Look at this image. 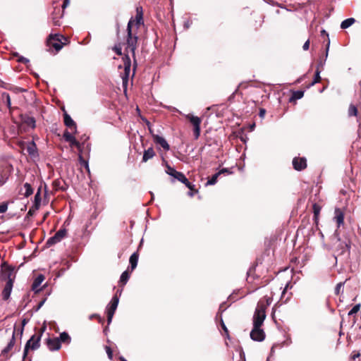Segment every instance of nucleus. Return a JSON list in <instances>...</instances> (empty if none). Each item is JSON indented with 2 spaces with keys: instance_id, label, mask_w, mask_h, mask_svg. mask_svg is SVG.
<instances>
[{
  "instance_id": "obj_28",
  "label": "nucleus",
  "mask_w": 361,
  "mask_h": 361,
  "mask_svg": "<svg viewBox=\"0 0 361 361\" xmlns=\"http://www.w3.org/2000/svg\"><path fill=\"white\" fill-rule=\"evenodd\" d=\"M185 184V185L190 189V191L188 192V196L193 197L195 194L198 192V190L195 188V185L192 184L189 180L187 179V181L185 183H183Z\"/></svg>"
},
{
  "instance_id": "obj_10",
  "label": "nucleus",
  "mask_w": 361,
  "mask_h": 361,
  "mask_svg": "<svg viewBox=\"0 0 361 361\" xmlns=\"http://www.w3.org/2000/svg\"><path fill=\"white\" fill-rule=\"evenodd\" d=\"M20 146L23 150H26L31 157H35L38 156L37 146L33 141L28 143L21 142Z\"/></svg>"
},
{
  "instance_id": "obj_21",
  "label": "nucleus",
  "mask_w": 361,
  "mask_h": 361,
  "mask_svg": "<svg viewBox=\"0 0 361 361\" xmlns=\"http://www.w3.org/2000/svg\"><path fill=\"white\" fill-rule=\"evenodd\" d=\"M52 188L55 191H65L68 188V185L64 180L56 179L52 183Z\"/></svg>"
},
{
  "instance_id": "obj_40",
  "label": "nucleus",
  "mask_w": 361,
  "mask_h": 361,
  "mask_svg": "<svg viewBox=\"0 0 361 361\" xmlns=\"http://www.w3.org/2000/svg\"><path fill=\"white\" fill-rule=\"evenodd\" d=\"M40 203H41V195H40V189H39L35 196L34 205L36 207V209L39 208Z\"/></svg>"
},
{
  "instance_id": "obj_3",
  "label": "nucleus",
  "mask_w": 361,
  "mask_h": 361,
  "mask_svg": "<svg viewBox=\"0 0 361 361\" xmlns=\"http://www.w3.org/2000/svg\"><path fill=\"white\" fill-rule=\"evenodd\" d=\"M61 39H63L66 42L68 41V39L63 35L56 34L50 35L49 38L47 39V45L49 47H53L56 50V51L58 52L66 44V42H61Z\"/></svg>"
},
{
  "instance_id": "obj_45",
  "label": "nucleus",
  "mask_w": 361,
  "mask_h": 361,
  "mask_svg": "<svg viewBox=\"0 0 361 361\" xmlns=\"http://www.w3.org/2000/svg\"><path fill=\"white\" fill-rule=\"evenodd\" d=\"M166 173L169 174L171 176L174 175V173L176 171V170H175L173 167H171L168 164H166Z\"/></svg>"
},
{
  "instance_id": "obj_22",
  "label": "nucleus",
  "mask_w": 361,
  "mask_h": 361,
  "mask_svg": "<svg viewBox=\"0 0 361 361\" xmlns=\"http://www.w3.org/2000/svg\"><path fill=\"white\" fill-rule=\"evenodd\" d=\"M13 283H11V281L6 282V285L2 290V296L4 300H7L11 295Z\"/></svg>"
},
{
  "instance_id": "obj_50",
  "label": "nucleus",
  "mask_w": 361,
  "mask_h": 361,
  "mask_svg": "<svg viewBox=\"0 0 361 361\" xmlns=\"http://www.w3.org/2000/svg\"><path fill=\"white\" fill-rule=\"evenodd\" d=\"M17 61H18V63H21L26 64V63H27L30 61H29V59H27V58H25V57H23V56H19L18 57Z\"/></svg>"
},
{
  "instance_id": "obj_29",
  "label": "nucleus",
  "mask_w": 361,
  "mask_h": 361,
  "mask_svg": "<svg viewBox=\"0 0 361 361\" xmlns=\"http://www.w3.org/2000/svg\"><path fill=\"white\" fill-rule=\"evenodd\" d=\"M44 280V276L42 274L39 275L33 281V283L32 285V289L33 290L37 291L38 287L41 285Z\"/></svg>"
},
{
  "instance_id": "obj_58",
  "label": "nucleus",
  "mask_w": 361,
  "mask_h": 361,
  "mask_svg": "<svg viewBox=\"0 0 361 361\" xmlns=\"http://www.w3.org/2000/svg\"><path fill=\"white\" fill-rule=\"evenodd\" d=\"M44 302V300H42V301H41V302L38 304V306H37V310H39V308L43 305Z\"/></svg>"
},
{
  "instance_id": "obj_33",
  "label": "nucleus",
  "mask_w": 361,
  "mask_h": 361,
  "mask_svg": "<svg viewBox=\"0 0 361 361\" xmlns=\"http://www.w3.org/2000/svg\"><path fill=\"white\" fill-rule=\"evenodd\" d=\"M58 338L60 341V343H64L68 344L71 343V336L66 332H62L61 334H60L59 338Z\"/></svg>"
},
{
  "instance_id": "obj_5",
  "label": "nucleus",
  "mask_w": 361,
  "mask_h": 361,
  "mask_svg": "<svg viewBox=\"0 0 361 361\" xmlns=\"http://www.w3.org/2000/svg\"><path fill=\"white\" fill-rule=\"evenodd\" d=\"M350 245L349 241H342L338 239L336 242L335 252L337 256L346 255L347 257L350 255Z\"/></svg>"
},
{
  "instance_id": "obj_39",
  "label": "nucleus",
  "mask_w": 361,
  "mask_h": 361,
  "mask_svg": "<svg viewBox=\"0 0 361 361\" xmlns=\"http://www.w3.org/2000/svg\"><path fill=\"white\" fill-rule=\"evenodd\" d=\"M78 161H79L80 165L84 166L87 169V171L89 172L90 169H89L88 161L87 159H85L83 157V155H82L81 154H78Z\"/></svg>"
},
{
  "instance_id": "obj_26",
  "label": "nucleus",
  "mask_w": 361,
  "mask_h": 361,
  "mask_svg": "<svg viewBox=\"0 0 361 361\" xmlns=\"http://www.w3.org/2000/svg\"><path fill=\"white\" fill-rule=\"evenodd\" d=\"M154 156H155V152L154 151V149L152 147H149L147 150H145L143 157H142V161L146 162L149 159L153 158Z\"/></svg>"
},
{
  "instance_id": "obj_44",
  "label": "nucleus",
  "mask_w": 361,
  "mask_h": 361,
  "mask_svg": "<svg viewBox=\"0 0 361 361\" xmlns=\"http://www.w3.org/2000/svg\"><path fill=\"white\" fill-rule=\"evenodd\" d=\"M112 49L118 56H122L123 55L122 47H121V43H118V44H116L112 48Z\"/></svg>"
},
{
  "instance_id": "obj_11",
  "label": "nucleus",
  "mask_w": 361,
  "mask_h": 361,
  "mask_svg": "<svg viewBox=\"0 0 361 361\" xmlns=\"http://www.w3.org/2000/svg\"><path fill=\"white\" fill-rule=\"evenodd\" d=\"M292 163L293 169L298 171L305 169L307 166L305 157H294Z\"/></svg>"
},
{
  "instance_id": "obj_47",
  "label": "nucleus",
  "mask_w": 361,
  "mask_h": 361,
  "mask_svg": "<svg viewBox=\"0 0 361 361\" xmlns=\"http://www.w3.org/2000/svg\"><path fill=\"white\" fill-rule=\"evenodd\" d=\"M8 209V203L7 202H3L0 205V214L5 213Z\"/></svg>"
},
{
  "instance_id": "obj_2",
  "label": "nucleus",
  "mask_w": 361,
  "mask_h": 361,
  "mask_svg": "<svg viewBox=\"0 0 361 361\" xmlns=\"http://www.w3.org/2000/svg\"><path fill=\"white\" fill-rule=\"evenodd\" d=\"M44 329H45V327L42 328L39 330V333L35 334L34 335H32L31 336V338L27 341L25 346L24 352H23V358L24 359L27 357L28 350L30 349L36 350L39 348L41 337L42 336V334H43Z\"/></svg>"
},
{
  "instance_id": "obj_32",
  "label": "nucleus",
  "mask_w": 361,
  "mask_h": 361,
  "mask_svg": "<svg viewBox=\"0 0 361 361\" xmlns=\"http://www.w3.org/2000/svg\"><path fill=\"white\" fill-rule=\"evenodd\" d=\"M130 278V273L128 270L123 271L121 276L119 283L122 286H125Z\"/></svg>"
},
{
  "instance_id": "obj_62",
  "label": "nucleus",
  "mask_w": 361,
  "mask_h": 361,
  "mask_svg": "<svg viewBox=\"0 0 361 361\" xmlns=\"http://www.w3.org/2000/svg\"><path fill=\"white\" fill-rule=\"evenodd\" d=\"M120 361H127V360L125 358H123V357H121Z\"/></svg>"
},
{
  "instance_id": "obj_53",
  "label": "nucleus",
  "mask_w": 361,
  "mask_h": 361,
  "mask_svg": "<svg viewBox=\"0 0 361 361\" xmlns=\"http://www.w3.org/2000/svg\"><path fill=\"white\" fill-rule=\"evenodd\" d=\"M221 326L222 329L224 330V331L226 333V334L228 335V330L226 326L225 325L222 319H221Z\"/></svg>"
},
{
  "instance_id": "obj_31",
  "label": "nucleus",
  "mask_w": 361,
  "mask_h": 361,
  "mask_svg": "<svg viewBox=\"0 0 361 361\" xmlns=\"http://www.w3.org/2000/svg\"><path fill=\"white\" fill-rule=\"evenodd\" d=\"M1 99L6 102L7 107L9 109L10 112H11L13 107L11 106V102L9 94L7 92H3L1 94Z\"/></svg>"
},
{
  "instance_id": "obj_38",
  "label": "nucleus",
  "mask_w": 361,
  "mask_h": 361,
  "mask_svg": "<svg viewBox=\"0 0 361 361\" xmlns=\"http://www.w3.org/2000/svg\"><path fill=\"white\" fill-rule=\"evenodd\" d=\"M23 187L25 189V192H24L25 197H27L33 193V189L30 183H25L24 184Z\"/></svg>"
},
{
  "instance_id": "obj_7",
  "label": "nucleus",
  "mask_w": 361,
  "mask_h": 361,
  "mask_svg": "<svg viewBox=\"0 0 361 361\" xmlns=\"http://www.w3.org/2000/svg\"><path fill=\"white\" fill-rule=\"evenodd\" d=\"M118 301H119L118 297L116 294L112 298V299H111V302L109 303V305L107 307L106 313H107V323H108V324H109L111 322V321H112V318L114 317V313L116 312V308L118 307Z\"/></svg>"
},
{
  "instance_id": "obj_63",
  "label": "nucleus",
  "mask_w": 361,
  "mask_h": 361,
  "mask_svg": "<svg viewBox=\"0 0 361 361\" xmlns=\"http://www.w3.org/2000/svg\"><path fill=\"white\" fill-rule=\"evenodd\" d=\"M1 85H0L2 87L6 88V87L4 85V82H1Z\"/></svg>"
},
{
  "instance_id": "obj_51",
  "label": "nucleus",
  "mask_w": 361,
  "mask_h": 361,
  "mask_svg": "<svg viewBox=\"0 0 361 361\" xmlns=\"http://www.w3.org/2000/svg\"><path fill=\"white\" fill-rule=\"evenodd\" d=\"M343 285V283H341V282L336 285V286L335 288V294L336 295H339Z\"/></svg>"
},
{
  "instance_id": "obj_54",
  "label": "nucleus",
  "mask_w": 361,
  "mask_h": 361,
  "mask_svg": "<svg viewBox=\"0 0 361 361\" xmlns=\"http://www.w3.org/2000/svg\"><path fill=\"white\" fill-rule=\"evenodd\" d=\"M310 40H309V39H307V40L304 43L303 46H302V49H303L305 51H307V50H308V49H309V48H310Z\"/></svg>"
},
{
  "instance_id": "obj_48",
  "label": "nucleus",
  "mask_w": 361,
  "mask_h": 361,
  "mask_svg": "<svg viewBox=\"0 0 361 361\" xmlns=\"http://www.w3.org/2000/svg\"><path fill=\"white\" fill-rule=\"evenodd\" d=\"M360 356V353L359 351L354 350L350 355V360H355L356 358L359 357Z\"/></svg>"
},
{
  "instance_id": "obj_36",
  "label": "nucleus",
  "mask_w": 361,
  "mask_h": 361,
  "mask_svg": "<svg viewBox=\"0 0 361 361\" xmlns=\"http://www.w3.org/2000/svg\"><path fill=\"white\" fill-rule=\"evenodd\" d=\"M355 20L353 18L345 19L341 23V27L342 29H346L351 26L355 23Z\"/></svg>"
},
{
  "instance_id": "obj_27",
  "label": "nucleus",
  "mask_w": 361,
  "mask_h": 361,
  "mask_svg": "<svg viewBox=\"0 0 361 361\" xmlns=\"http://www.w3.org/2000/svg\"><path fill=\"white\" fill-rule=\"evenodd\" d=\"M138 257L139 255L137 252H134L130 257V271H133L137 265L138 262Z\"/></svg>"
},
{
  "instance_id": "obj_61",
  "label": "nucleus",
  "mask_w": 361,
  "mask_h": 361,
  "mask_svg": "<svg viewBox=\"0 0 361 361\" xmlns=\"http://www.w3.org/2000/svg\"><path fill=\"white\" fill-rule=\"evenodd\" d=\"M149 133H150V134H151L152 135V134H154V133H153V130H152L150 128H149Z\"/></svg>"
},
{
  "instance_id": "obj_24",
  "label": "nucleus",
  "mask_w": 361,
  "mask_h": 361,
  "mask_svg": "<svg viewBox=\"0 0 361 361\" xmlns=\"http://www.w3.org/2000/svg\"><path fill=\"white\" fill-rule=\"evenodd\" d=\"M22 121L27 126H30L32 128H35V119L32 116H30L28 115H23L22 116Z\"/></svg>"
},
{
  "instance_id": "obj_59",
  "label": "nucleus",
  "mask_w": 361,
  "mask_h": 361,
  "mask_svg": "<svg viewBox=\"0 0 361 361\" xmlns=\"http://www.w3.org/2000/svg\"><path fill=\"white\" fill-rule=\"evenodd\" d=\"M23 361H32V359L31 357H25V359L23 357Z\"/></svg>"
},
{
  "instance_id": "obj_64",
  "label": "nucleus",
  "mask_w": 361,
  "mask_h": 361,
  "mask_svg": "<svg viewBox=\"0 0 361 361\" xmlns=\"http://www.w3.org/2000/svg\"><path fill=\"white\" fill-rule=\"evenodd\" d=\"M27 214L28 215H32V214L31 209L29 210Z\"/></svg>"
},
{
  "instance_id": "obj_55",
  "label": "nucleus",
  "mask_w": 361,
  "mask_h": 361,
  "mask_svg": "<svg viewBox=\"0 0 361 361\" xmlns=\"http://www.w3.org/2000/svg\"><path fill=\"white\" fill-rule=\"evenodd\" d=\"M266 114V110L264 109L261 108L259 109V116L261 118H264Z\"/></svg>"
},
{
  "instance_id": "obj_14",
  "label": "nucleus",
  "mask_w": 361,
  "mask_h": 361,
  "mask_svg": "<svg viewBox=\"0 0 361 361\" xmlns=\"http://www.w3.org/2000/svg\"><path fill=\"white\" fill-rule=\"evenodd\" d=\"M344 216L345 214L343 209L340 208L335 209L334 219L336 223L337 228H340L344 225Z\"/></svg>"
},
{
  "instance_id": "obj_49",
  "label": "nucleus",
  "mask_w": 361,
  "mask_h": 361,
  "mask_svg": "<svg viewBox=\"0 0 361 361\" xmlns=\"http://www.w3.org/2000/svg\"><path fill=\"white\" fill-rule=\"evenodd\" d=\"M105 349H106V352L107 353L108 357L110 360H112L113 359V351H112L111 348L109 346H106Z\"/></svg>"
},
{
  "instance_id": "obj_20",
  "label": "nucleus",
  "mask_w": 361,
  "mask_h": 361,
  "mask_svg": "<svg viewBox=\"0 0 361 361\" xmlns=\"http://www.w3.org/2000/svg\"><path fill=\"white\" fill-rule=\"evenodd\" d=\"M152 137L154 142L156 144L159 145L161 147H163L164 150L169 151L170 149L169 145L164 137L156 134H152Z\"/></svg>"
},
{
  "instance_id": "obj_35",
  "label": "nucleus",
  "mask_w": 361,
  "mask_h": 361,
  "mask_svg": "<svg viewBox=\"0 0 361 361\" xmlns=\"http://www.w3.org/2000/svg\"><path fill=\"white\" fill-rule=\"evenodd\" d=\"M321 209H322V207L318 204H317V203L313 204L312 209H313V213H314V220L315 221V222H317V221H318Z\"/></svg>"
},
{
  "instance_id": "obj_6",
  "label": "nucleus",
  "mask_w": 361,
  "mask_h": 361,
  "mask_svg": "<svg viewBox=\"0 0 361 361\" xmlns=\"http://www.w3.org/2000/svg\"><path fill=\"white\" fill-rule=\"evenodd\" d=\"M186 119L193 126V134L195 140H197L200 135V124L202 120L200 118L192 114H188Z\"/></svg>"
},
{
  "instance_id": "obj_42",
  "label": "nucleus",
  "mask_w": 361,
  "mask_h": 361,
  "mask_svg": "<svg viewBox=\"0 0 361 361\" xmlns=\"http://www.w3.org/2000/svg\"><path fill=\"white\" fill-rule=\"evenodd\" d=\"M357 109L354 104H350L348 108V115L350 116H356L357 115Z\"/></svg>"
},
{
  "instance_id": "obj_16",
  "label": "nucleus",
  "mask_w": 361,
  "mask_h": 361,
  "mask_svg": "<svg viewBox=\"0 0 361 361\" xmlns=\"http://www.w3.org/2000/svg\"><path fill=\"white\" fill-rule=\"evenodd\" d=\"M63 138L64 140L70 143V146L75 147L76 148H80V142L78 141L75 137L69 133L68 130H66L63 133Z\"/></svg>"
},
{
  "instance_id": "obj_23",
  "label": "nucleus",
  "mask_w": 361,
  "mask_h": 361,
  "mask_svg": "<svg viewBox=\"0 0 361 361\" xmlns=\"http://www.w3.org/2000/svg\"><path fill=\"white\" fill-rule=\"evenodd\" d=\"M10 170L8 167L2 169L0 173V186L3 185L10 176Z\"/></svg>"
},
{
  "instance_id": "obj_43",
  "label": "nucleus",
  "mask_w": 361,
  "mask_h": 361,
  "mask_svg": "<svg viewBox=\"0 0 361 361\" xmlns=\"http://www.w3.org/2000/svg\"><path fill=\"white\" fill-rule=\"evenodd\" d=\"M321 36L322 37H326L328 38V42L326 44V54H325V58H326L328 56V51H329V44H330V40H329V35L328 33L326 32V30H322L321 31Z\"/></svg>"
},
{
  "instance_id": "obj_25",
  "label": "nucleus",
  "mask_w": 361,
  "mask_h": 361,
  "mask_svg": "<svg viewBox=\"0 0 361 361\" xmlns=\"http://www.w3.org/2000/svg\"><path fill=\"white\" fill-rule=\"evenodd\" d=\"M323 62L321 61L317 68V70L315 71L314 78V80L309 85V87L313 86L314 84L319 82L321 81V77H320V67L323 66Z\"/></svg>"
},
{
  "instance_id": "obj_30",
  "label": "nucleus",
  "mask_w": 361,
  "mask_h": 361,
  "mask_svg": "<svg viewBox=\"0 0 361 361\" xmlns=\"http://www.w3.org/2000/svg\"><path fill=\"white\" fill-rule=\"evenodd\" d=\"M15 345V331L13 334L12 338L10 342L8 343L7 346L1 351V354L5 355L7 354L14 346Z\"/></svg>"
},
{
  "instance_id": "obj_15",
  "label": "nucleus",
  "mask_w": 361,
  "mask_h": 361,
  "mask_svg": "<svg viewBox=\"0 0 361 361\" xmlns=\"http://www.w3.org/2000/svg\"><path fill=\"white\" fill-rule=\"evenodd\" d=\"M46 345H47L48 348L51 350H59L61 348V343L60 341L58 338H48L46 340Z\"/></svg>"
},
{
  "instance_id": "obj_52",
  "label": "nucleus",
  "mask_w": 361,
  "mask_h": 361,
  "mask_svg": "<svg viewBox=\"0 0 361 361\" xmlns=\"http://www.w3.org/2000/svg\"><path fill=\"white\" fill-rule=\"evenodd\" d=\"M275 240H276L275 238H271L269 239L267 241L265 242L266 246L267 247H270L271 246L272 243L274 242H275Z\"/></svg>"
},
{
  "instance_id": "obj_46",
  "label": "nucleus",
  "mask_w": 361,
  "mask_h": 361,
  "mask_svg": "<svg viewBox=\"0 0 361 361\" xmlns=\"http://www.w3.org/2000/svg\"><path fill=\"white\" fill-rule=\"evenodd\" d=\"M360 304H357L355 305L351 310L350 311L348 312V315H352V314H354L355 313H357L360 309Z\"/></svg>"
},
{
  "instance_id": "obj_19",
  "label": "nucleus",
  "mask_w": 361,
  "mask_h": 361,
  "mask_svg": "<svg viewBox=\"0 0 361 361\" xmlns=\"http://www.w3.org/2000/svg\"><path fill=\"white\" fill-rule=\"evenodd\" d=\"M63 121L64 124L73 133H76L77 131V126L75 122L71 118L70 115L67 113H65L63 115Z\"/></svg>"
},
{
  "instance_id": "obj_9",
  "label": "nucleus",
  "mask_w": 361,
  "mask_h": 361,
  "mask_svg": "<svg viewBox=\"0 0 361 361\" xmlns=\"http://www.w3.org/2000/svg\"><path fill=\"white\" fill-rule=\"evenodd\" d=\"M66 233L67 231L65 228L59 230L54 236L48 239L46 244L48 246H51L56 244L66 235Z\"/></svg>"
},
{
  "instance_id": "obj_37",
  "label": "nucleus",
  "mask_w": 361,
  "mask_h": 361,
  "mask_svg": "<svg viewBox=\"0 0 361 361\" xmlns=\"http://www.w3.org/2000/svg\"><path fill=\"white\" fill-rule=\"evenodd\" d=\"M172 177L177 179L178 181L181 183H185V181H187V178L185 177V176L182 172L180 171H176L174 175L172 176Z\"/></svg>"
},
{
  "instance_id": "obj_41",
  "label": "nucleus",
  "mask_w": 361,
  "mask_h": 361,
  "mask_svg": "<svg viewBox=\"0 0 361 361\" xmlns=\"http://www.w3.org/2000/svg\"><path fill=\"white\" fill-rule=\"evenodd\" d=\"M77 149H78V150L79 152V154H81L82 155V154L84 153V152L85 150H87L88 153H89V152L90 150L89 144H87V145L85 146V142L80 143V148H77Z\"/></svg>"
},
{
  "instance_id": "obj_13",
  "label": "nucleus",
  "mask_w": 361,
  "mask_h": 361,
  "mask_svg": "<svg viewBox=\"0 0 361 361\" xmlns=\"http://www.w3.org/2000/svg\"><path fill=\"white\" fill-rule=\"evenodd\" d=\"M250 338L255 341H262L265 338V334L260 327L253 326V329L250 332Z\"/></svg>"
},
{
  "instance_id": "obj_60",
  "label": "nucleus",
  "mask_w": 361,
  "mask_h": 361,
  "mask_svg": "<svg viewBox=\"0 0 361 361\" xmlns=\"http://www.w3.org/2000/svg\"><path fill=\"white\" fill-rule=\"evenodd\" d=\"M12 56H13L18 57V56H19V54H18V53H17V52H13V53L12 54Z\"/></svg>"
},
{
  "instance_id": "obj_12",
  "label": "nucleus",
  "mask_w": 361,
  "mask_h": 361,
  "mask_svg": "<svg viewBox=\"0 0 361 361\" xmlns=\"http://www.w3.org/2000/svg\"><path fill=\"white\" fill-rule=\"evenodd\" d=\"M63 16V11H62L59 7H54V11L51 13V18L54 26H60L61 22L60 19Z\"/></svg>"
},
{
  "instance_id": "obj_18",
  "label": "nucleus",
  "mask_w": 361,
  "mask_h": 361,
  "mask_svg": "<svg viewBox=\"0 0 361 361\" xmlns=\"http://www.w3.org/2000/svg\"><path fill=\"white\" fill-rule=\"evenodd\" d=\"M231 173V172L230 171L229 169H226V168L222 169L219 172L214 174L210 178H209V180H207V182L206 183V185H214L217 182L218 177L220 175H221V174L228 175V174H230Z\"/></svg>"
},
{
  "instance_id": "obj_17",
  "label": "nucleus",
  "mask_w": 361,
  "mask_h": 361,
  "mask_svg": "<svg viewBox=\"0 0 361 361\" xmlns=\"http://www.w3.org/2000/svg\"><path fill=\"white\" fill-rule=\"evenodd\" d=\"M130 19H133L135 20V23H134V27H136V30L137 29L142 25L144 23V21H143V12H142V7H137L136 8V15H135V17L133 18H131Z\"/></svg>"
},
{
  "instance_id": "obj_34",
  "label": "nucleus",
  "mask_w": 361,
  "mask_h": 361,
  "mask_svg": "<svg viewBox=\"0 0 361 361\" xmlns=\"http://www.w3.org/2000/svg\"><path fill=\"white\" fill-rule=\"evenodd\" d=\"M304 96V91L302 90H297L294 91L292 94L291 97L289 99V102H291L293 101L300 99Z\"/></svg>"
},
{
  "instance_id": "obj_4",
  "label": "nucleus",
  "mask_w": 361,
  "mask_h": 361,
  "mask_svg": "<svg viewBox=\"0 0 361 361\" xmlns=\"http://www.w3.org/2000/svg\"><path fill=\"white\" fill-rule=\"evenodd\" d=\"M265 318V306L264 305H258L253 317V326L261 327Z\"/></svg>"
},
{
  "instance_id": "obj_57",
  "label": "nucleus",
  "mask_w": 361,
  "mask_h": 361,
  "mask_svg": "<svg viewBox=\"0 0 361 361\" xmlns=\"http://www.w3.org/2000/svg\"><path fill=\"white\" fill-rule=\"evenodd\" d=\"M70 3V0H63V5H62V11H63Z\"/></svg>"
},
{
  "instance_id": "obj_1",
  "label": "nucleus",
  "mask_w": 361,
  "mask_h": 361,
  "mask_svg": "<svg viewBox=\"0 0 361 361\" xmlns=\"http://www.w3.org/2000/svg\"><path fill=\"white\" fill-rule=\"evenodd\" d=\"M135 20L130 19L127 25V37H126V47L125 49V54L123 57V61L124 65V73L121 78L123 80V87L124 92L127 90V86L128 83V78L131 67V60L128 56V52H131L132 57L133 59V74H135V70L137 66V61L135 56V50L137 47L138 37L137 36V31L134 28Z\"/></svg>"
},
{
  "instance_id": "obj_8",
  "label": "nucleus",
  "mask_w": 361,
  "mask_h": 361,
  "mask_svg": "<svg viewBox=\"0 0 361 361\" xmlns=\"http://www.w3.org/2000/svg\"><path fill=\"white\" fill-rule=\"evenodd\" d=\"M16 279V272L14 271V268L6 265L5 267L2 269L1 271V279L6 281V282H9L10 280L11 283H14Z\"/></svg>"
},
{
  "instance_id": "obj_56",
  "label": "nucleus",
  "mask_w": 361,
  "mask_h": 361,
  "mask_svg": "<svg viewBox=\"0 0 361 361\" xmlns=\"http://www.w3.org/2000/svg\"><path fill=\"white\" fill-rule=\"evenodd\" d=\"M90 319H92L93 318H97V319H98L99 322H103V319L100 317V316L99 314H92L90 317Z\"/></svg>"
}]
</instances>
